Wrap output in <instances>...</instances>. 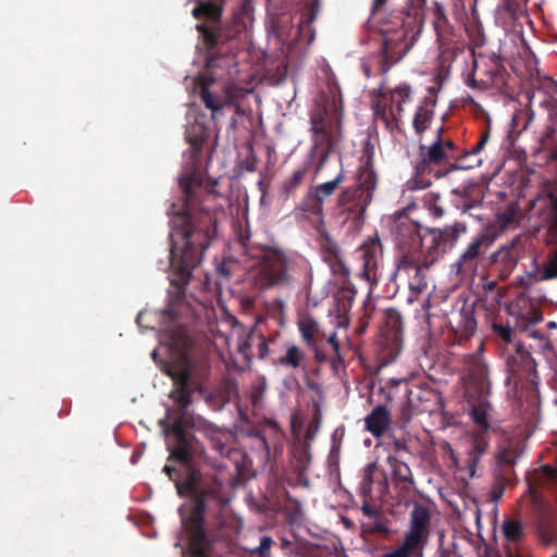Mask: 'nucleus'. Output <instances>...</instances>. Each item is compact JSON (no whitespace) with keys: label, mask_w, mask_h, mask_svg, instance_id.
Returning <instances> with one entry per match:
<instances>
[{"label":"nucleus","mask_w":557,"mask_h":557,"mask_svg":"<svg viewBox=\"0 0 557 557\" xmlns=\"http://www.w3.org/2000/svg\"><path fill=\"white\" fill-rule=\"evenodd\" d=\"M388 461L392 467V474L395 484L401 490L413 486L414 481L410 467L406 462L396 458H389Z\"/></svg>","instance_id":"nucleus-30"},{"label":"nucleus","mask_w":557,"mask_h":557,"mask_svg":"<svg viewBox=\"0 0 557 557\" xmlns=\"http://www.w3.org/2000/svg\"><path fill=\"white\" fill-rule=\"evenodd\" d=\"M438 557H460L456 554H450V553H445V552H441Z\"/></svg>","instance_id":"nucleus-63"},{"label":"nucleus","mask_w":557,"mask_h":557,"mask_svg":"<svg viewBox=\"0 0 557 557\" xmlns=\"http://www.w3.org/2000/svg\"><path fill=\"white\" fill-rule=\"evenodd\" d=\"M189 144V160L186 172L180 177L182 198L173 202L169 209L170 219V267L174 272L171 285L175 293L171 295L162 311L163 322H174L185 307V286L191 276V271L202 260L216 235V219L214 213L205 209L198 196L201 186L198 168L201 163L203 144L207 140V129L202 124L190 125L185 133Z\"/></svg>","instance_id":"nucleus-2"},{"label":"nucleus","mask_w":557,"mask_h":557,"mask_svg":"<svg viewBox=\"0 0 557 557\" xmlns=\"http://www.w3.org/2000/svg\"><path fill=\"white\" fill-rule=\"evenodd\" d=\"M518 252L513 246H503L490 257L494 271L502 280H506L518 264Z\"/></svg>","instance_id":"nucleus-23"},{"label":"nucleus","mask_w":557,"mask_h":557,"mask_svg":"<svg viewBox=\"0 0 557 557\" xmlns=\"http://www.w3.org/2000/svg\"><path fill=\"white\" fill-rule=\"evenodd\" d=\"M536 531L544 545L557 543V509L548 504H541L536 511ZM505 557H532L527 545L516 544L504 545ZM552 557H557V553Z\"/></svg>","instance_id":"nucleus-11"},{"label":"nucleus","mask_w":557,"mask_h":557,"mask_svg":"<svg viewBox=\"0 0 557 557\" xmlns=\"http://www.w3.org/2000/svg\"><path fill=\"white\" fill-rule=\"evenodd\" d=\"M383 334L386 341H392L396 354L400 350L401 338H403V317L400 312L394 308H388L383 313Z\"/></svg>","instance_id":"nucleus-26"},{"label":"nucleus","mask_w":557,"mask_h":557,"mask_svg":"<svg viewBox=\"0 0 557 557\" xmlns=\"http://www.w3.org/2000/svg\"><path fill=\"white\" fill-rule=\"evenodd\" d=\"M374 148L367 143L360 163L355 172L354 182L344 186L335 201V211L345 222L359 226L363 223L366 212L374 199L379 177L374 170Z\"/></svg>","instance_id":"nucleus-5"},{"label":"nucleus","mask_w":557,"mask_h":557,"mask_svg":"<svg viewBox=\"0 0 557 557\" xmlns=\"http://www.w3.org/2000/svg\"><path fill=\"white\" fill-rule=\"evenodd\" d=\"M298 330L302 342L314 352L315 360L326 361L327 356L320 346L325 333L321 331L319 323L312 317L307 315L299 320Z\"/></svg>","instance_id":"nucleus-19"},{"label":"nucleus","mask_w":557,"mask_h":557,"mask_svg":"<svg viewBox=\"0 0 557 557\" xmlns=\"http://www.w3.org/2000/svg\"><path fill=\"white\" fill-rule=\"evenodd\" d=\"M542 471L548 479L557 480V466L544 465Z\"/></svg>","instance_id":"nucleus-54"},{"label":"nucleus","mask_w":557,"mask_h":557,"mask_svg":"<svg viewBox=\"0 0 557 557\" xmlns=\"http://www.w3.org/2000/svg\"><path fill=\"white\" fill-rule=\"evenodd\" d=\"M440 196L435 193H428L424 196V205L434 218H442L444 215V209L438 205Z\"/></svg>","instance_id":"nucleus-40"},{"label":"nucleus","mask_w":557,"mask_h":557,"mask_svg":"<svg viewBox=\"0 0 557 557\" xmlns=\"http://www.w3.org/2000/svg\"><path fill=\"white\" fill-rule=\"evenodd\" d=\"M529 0H506L505 9L511 14H518L523 12Z\"/></svg>","instance_id":"nucleus-47"},{"label":"nucleus","mask_w":557,"mask_h":557,"mask_svg":"<svg viewBox=\"0 0 557 557\" xmlns=\"http://www.w3.org/2000/svg\"><path fill=\"white\" fill-rule=\"evenodd\" d=\"M232 107L235 108V111H236L237 114H239V115L243 114V110H242V107H240L239 102L234 103Z\"/></svg>","instance_id":"nucleus-64"},{"label":"nucleus","mask_w":557,"mask_h":557,"mask_svg":"<svg viewBox=\"0 0 557 557\" xmlns=\"http://www.w3.org/2000/svg\"><path fill=\"white\" fill-rule=\"evenodd\" d=\"M318 431H319V421H314L308 425L304 438H296L295 441L296 442H308L309 447H311V442L315 438Z\"/></svg>","instance_id":"nucleus-48"},{"label":"nucleus","mask_w":557,"mask_h":557,"mask_svg":"<svg viewBox=\"0 0 557 557\" xmlns=\"http://www.w3.org/2000/svg\"><path fill=\"white\" fill-rule=\"evenodd\" d=\"M311 451L308 442H296L292 444L289 450V467L297 476L299 485L308 487L310 482L307 471L311 463Z\"/></svg>","instance_id":"nucleus-20"},{"label":"nucleus","mask_w":557,"mask_h":557,"mask_svg":"<svg viewBox=\"0 0 557 557\" xmlns=\"http://www.w3.org/2000/svg\"><path fill=\"white\" fill-rule=\"evenodd\" d=\"M373 470L374 465L370 463L364 468L363 476L360 482V495L363 498V502H369L372 496V485H373Z\"/></svg>","instance_id":"nucleus-37"},{"label":"nucleus","mask_w":557,"mask_h":557,"mask_svg":"<svg viewBox=\"0 0 557 557\" xmlns=\"http://www.w3.org/2000/svg\"><path fill=\"white\" fill-rule=\"evenodd\" d=\"M466 364L469 375L470 416L482 432H487L491 428L488 421L491 404L487 399L491 393L488 369L480 351L470 354L466 359Z\"/></svg>","instance_id":"nucleus-9"},{"label":"nucleus","mask_w":557,"mask_h":557,"mask_svg":"<svg viewBox=\"0 0 557 557\" xmlns=\"http://www.w3.org/2000/svg\"><path fill=\"white\" fill-rule=\"evenodd\" d=\"M421 160L416 165L419 173L426 171L430 165H440L450 158L443 147L435 140L430 147L420 146Z\"/></svg>","instance_id":"nucleus-28"},{"label":"nucleus","mask_w":557,"mask_h":557,"mask_svg":"<svg viewBox=\"0 0 557 557\" xmlns=\"http://www.w3.org/2000/svg\"><path fill=\"white\" fill-rule=\"evenodd\" d=\"M362 71H363V74L367 78L371 77L372 76V69L369 64L367 63H363L362 64Z\"/></svg>","instance_id":"nucleus-61"},{"label":"nucleus","mask_w":557,"mask_h":557,"mask_svg":"<svg viewBox=\"0 0 557 557\" xmlns=\"http://www.w3.org/2000/svg\"><path fill=\"white\" fill-rule=\"evenodd\" d=\"M373 312H374V307L371 304L364 305V313L360 318V323H361L360 332H363L366 330L367 324L369 323V320L371 319V315Z\"/></svg>","instance_id":"nucleus-53"},{"label":"nucleus","mask_w":557,"mask_h":557,"mask_svg":"<svg viewBox=\"0 0 557 557\" xmlns=\"http://www.w3.org/2000/svg\"><path fill=\"white\" fill-rule=\"evenodd\" d=\"M256 437L259 440L260 446L265 450V453L270 454V445L268 443L265 435L258 431L256 433Z\"/></svg>","instance_id":"nucleus-56"},{"label":"nucleus","mask_w":557,"mask_h":557,"mask_svg":"<svg viewBox=\"0 0 557 557\" xmlns=\"http://www.w3.org/2000/svg\"><path fill=\"white\" fill-rule=\"evenodd\" d=\"M521 451L517 444L508 443L502 446L497 454V460L499 463V469H506L509 473L510 468H512L517 459L520 457Z\"/></svg>","instance_id":"nucleus-33"},{"label":"nucleus","mask_w":557,"mask_h":557,"mask_svg":"<svg viewBox=\"0 0 557 557\" xmlns=\"http://www.w3.org/2000/svg\"><path fill=\"white\" fill-rule=\"evenodd\" d=\"M429 15L436 44L444 52L453 42L454 26L443 1L404 0L401 8L385 12L380 20L383 41L376 71L383 75V81L372 91L373 110L376 119L381 120L387 128H394L400 120L404 104L410 100L411 87L401 83L395 88L386 89V75L419 41Z\"/></svg>","instance_id":"nucleus-3"},{"label":"nucleus","mask_w":557,"mask_h":557,"mask_svg":"<svg viewBox=\"0 0 557 557\" xmlns=\"http://www.w3.org/2000/svg\"><path fill=\"white\" fill-rule=\"evenodd\" d=\"M310 124L312 146L304 164L284 181L283 189L287 196L293 195L302 184L311 168H313L314 176L322 172L330 154L342 139L341 121L335 120L324 104H318L311 111Z\"/></svg>","instance_id":"nucleus-4"},{"label":"nucleus","mask_w":557,"mask_h":557,"mask_svg":"<svg viewBox=\"0 0 557 557\" xmlns=\"http://www.w3.org/2000/svg\"><path fill=\"white\" fill-rule=\"evenodd\" d=\"M212 447L222 456H228L231 454V448L225 443H223L218 436L211 438Z\"/></svg>","instance_id":"nucleus-51"},{"label":"nucleus","mask_w":557,"mask_h":557,"mask_svg":"<svg viewBox=\"0 0 557 557\" xmlns=\"http://www.w3.org/2000/svg\"><path fill=\"white\" fill-rule=\"evenodd\" d=\"M474 302L458 301L448 315V327L454 334L455 342L460 343L471 338L476 331Z\"/></svg>","instance_id":"nucleus-15"},{"label":"nucleus","mask_w":557,"mask_h":557,"mask_svg":"<svg viewBox=\"0 0 557 557\" xmlns=\"http://www.w3.org/2000/svg\"><path fill=\"white\" fill-rule=\"evenodd\" d=\"M383 255V247L377 237L369 238L359 248L360 258V277L370 284H374L379 280V265Z\"/></svg>","instance_id":"nucleus-18"},{"label":"nucleus","mask_w":557,"mask_h":557,"mask_svg":"<svg viewBox=\"0 0 557 557\" xmlns=\"http://www.w3.org/2000/svg\"><path fill=\"white\" fill-rule=\"evenodd\" d=\"M488 67L484 71L483 76L476 78L475 75H481L480 64L474 61L473 71L467 79V85L472 89L485 90L492 85H499L504 83L505 69L502 64L491 61Z\"/></svg>","instance_id":"nucleus-21"},{"label":"nucleus","mask_w":557,"mask_h":557,"mask_svg":"<svg viewBox=\"0 0 557 557\" xmlns=\"http://www.w3.org/2000/svg\"><path fill=\"white\" fill-rule=\"evenodd\" d=\"M480 459H481V456H476L472 453H468L466 465L468 467V470H469V473L471 476L474 475L475 469H476V466H478Z\"/></svg>","instance_id":"nucleus-52"},{"label":"nucleus","mask_w":557,"mask_h":557,"mask_svg":"<svg viewBox=\"0 0 557 557\" xmlns=\"http://www.w3.org/2000/svg\"><path fill=\"white\" fill-rule=\"evenodd\" d=\"M248 256L258 259L256 284L260 288L289 285L297 272L298 258L278 247L261 246L255 250L249 238H242Z\"/></svg>","instance_id":"nucleus-8"},{"label":"nucleus","mask_w":557,"mask_h":557,"mask_svg":"<svg viewBox=\"0 0 557 557\" xmlns=\"http://www.w3.org/2000/svg\"><path fill=\"white\" fill-rule=\"evenodd\" d=\"M265 387H267V385H265L264 381L252 384L251 391H250V400L255 408H258L261 406V401L264 396Z\"/></svg>","instance_id":"nucleus-43"},{"label":"nucleus","mask_w":557,"mask_h":557,"mask_svg":"<svg viewBox=\"0 0 557 557\" xmlns=\"http://www.w3.org/2000/svg\"><path fill=\"white\" fill-rule=\"evenodd\" d=\"M524 379H525L524 389L527 393L528 401L531 403L532 405L539 404L540 403V388H539L540 377H539V374L536 373V374L527 376Z\"/></svg>","instance_id":"nucleus-38"},{"label":"nucleus","mask_w":557,"mask_h":557,"mask_svg":"<svg viewBox=\"0 0 557 557\" xmlns=\"http://www.w3.org/2000/svg\"><path fill=\"white\" fill-rule=\"evenodd\" d=\"M164 372L173 381L170 399L174 406L168 408L172 419L170 432L173 442L169 446V462L178 463L182 470L165 465L163 472L175 483L180 495L188 493L193 498L189 507L181 508V518L188 534L190 557H212L213 539L205 529V516L210 510H220L227 499L223 483L215 475L201 476L194 466L196 457L202 454V445L190 431L195 426L194 414L188 410L193 394L202 391L210 367H166Z\"/></svg>","instance_id":"nucleus-1"},{"label":"nucleus","mask_w":557,"mask_h":557,"mask_svg":"<svg viewBox=\"0 0 557 557\" xmlns=\"http://www.w3.org/2000/svg\"><path fill=\"white\" fill-rule=\"evenodd\" d=\"M391 0H371L370 1V16H375L382 12Z\"/></svg>","instance_id":"nucleus-50"},{"label":"nucleus","mask_w":557,"mask_h":557,"mask_svg":"<svg viewBox=\"0 0 557 557\" xmlns=\"http://www.w3.org/2000/svg\"><path fill=\"white\" fill-rule=\"evenodd\" d=\"M482 163V159L476 154H470V150H467L463 154L457 156L454 163L450 164V170H470L479 166Z\"/></svg>","instance_id":"nucleus-36"},{"label":"nucleus","mask_w":557,"mask_h":557,"mask_svg":"<svg viewBox=\"0 0 557 557\" xmlns=\"http://www.w3.org/2000/svg\"><path fill=\"white\" fill-rule=\"evenodd\" d=\"M466 232V225L455 223L446 225L443 228H428L423 239V255L425 256V265H431L441 255L445 253Z\"/></svg>","instance_id":"nucleus-13"},{"label":"nucleus","mask_w":557,"mask_h":557,"mask_svg":"<svg viewBox=\"0 0 557 557\" xmlns=\"http://www.w3.org/2000/svg\"><path fill=\"white\" fill-rule=\"evenodd\" d=\"M506 363L509 372L520 377L537 373L535 360L520 343L515 345V354L508 356Z\"/></svg>","instance_id":"nucleus-22"},{"label":"nucleus","mask_w":557,"mask_h":557,"mask_svg":"<svg viewBox=\"0 0 557 557\" xmlns=\"http://www.w3.org/2000/svg\"><path fill=\"white\" fill-rule=\"evenodd\" d=\"M493 243L494 237L487 232L475 235L455 263L457 273L473 275Z\"/></svg>","instance_id":"nucleus-14"},{"label":"nucleus","mask_w":557,"mask_h":557,"mask_svg":"<svg viewBox=\"0 0 557 557\" xmlns=\"http://www.w3.org/2000/svg\"><path fill=\"white\" fill-rule=\"evenodd\" d=\"M557 278V247H553L543 263L542 270L539 271L536 280L549 281Z\"/></svg>","instance_id":"nucleus-34"},{"label":"nucleus","mask_w":557,"mask_h":557,"mask_svg":"<svg viewBox=\"0 0 557 557\" xmlns=\"http://www.w3.org/2000/svg\"><path fill=\"white\" fill-rule=\"evenodd\" d=\"M488 443L485 437L481 434H475L472 438L471 449L469 453H472L476 456H481L485 454L487 449Z\"/></svg>","instance_id":"nucleus-45"},{"label":"nucleus","mask_w":557,"mask_h":557,"mask_svg":"<svg viewBox=\"0 0 557 557\" xmlns=\"http://www.w3.org/2000/svg\"><path fill=\"white\" fill-rule=\"evenodd\" d=\"M227 0H197L196 7L193 9V16L196 20H205L207 26L212 27L215 32L227 29L232 32L236 22L244 23L242 18L235 17L231 23L221 26V18L224 5Z\"/></svg>","instance_id":"nucleus-17"},{"label":"nucleus","mask_w":557,"mask_h":557,"mask_svg":"<svg viewBox=\"0 0 557 557\" xmlns=\"http://www.w3.org/2000/svg\"><path fill=\"white\" fill-rule=\"evenodd\" d=\"M497 286V282L496 281H487L484 285H483V288L485 290H494Z\"/></svg>","instance_id":"nucleus-60"},{"label":"nucleus","mask_w":557,"mask_h":557,"mask_svg":"<svg viewBox=\"0 0 557 557\" xmlns=\"http://www.w3.org/2000/svg\"><path fill=\"white\" fill-rule=\"evenodd\" d=\"M442 131H443L442 127L438 128L436 141L443 147L444 151L448 154V157L450 159L455 160V158L458 156L457 154L458 149L453 140L442 138V136H441Z\"/></svg>","instance_id":"nucleus-46"},{"label":"nucleus","mask_w":557,"mask_h":557,"mask_svg":"<svg viewBox=\"0 0 557 557\" xmlns=\"http://www.w3.org/2000/svg\"><path fill=\"white\" fill-rule=\"evenodd\" d=\"M430 533V509L421 503H414L403 542L394 550L385 553L381 557H423Z\"/></svg>","instance_id":"nucleus-10"},{"label":"nucleus","mask_w":557,"mask_h":557,"mask_svg":"<svg viewBox=\"0 0 557 557\" xmlns=\"http://www.w3.org/2000/svg\"><path fill=\"white\" fill-rule=\"evenodd\" d=\"M529 336L533 337V338H539L540 341H543L544 342L543 347L548 346V342L546 341V338L542 335V333L540 331L531 330V331H529Z\"/></svg>","instance_id":"nucleus-58"},{"label":"nucleus","mask_w":557,"mask_h":557,"mask_svg":"<svg viewBox=\"0 0 557 557\" xmlns=\"http://www.w3.org/2000/svg\"><path fill=\"white\" fill-rule=\"evenodd\" d=\"M346 173L343 166L331 181L312 185L299 203L296 210L300 211L307 216H312L317 220L323 219L324 201L331 198L338 189L339 185L345 181Z\"/></svg>","instance_id":"nucleus-12"},{"label":"nucleus","mask_w":557,"mask_h":557,"mask_svg":"<svg viewBox=\"0 0 557 557\" xmlns=\"http://www.w3.org/2000/svg\"><path fill=\"white\" fill-rule=\"evenodd\" d=\"M435 102L430 99L424 101L418 107L417 112L413 116L412 125L418 135L423 134L428 128L433 119V107Z\"/></svg>","instance_id":"nucleus-31"},{"label":"nucleus","mask_w":557,"mask_h":557,"mask_svg":"<svg viewBox=\"0 0 557 557\" xmlns=\"http://www.w3.org/2000/svg\"><path fill=\"white\" fill-rule=\"evenodd\" d=\"M323 260L329 264L335 275L347 276L349 269L342 259V256L335 246H329L323 250Z\"/></svg>","instance_id":"nucleus-32"},{"label":"nucleus","mask_w":557,"mask_h":557,"mask_svg":"<svg viewBox=\"0 0 557 557\" xmlns=\"http://www.w3.org/2000/svg\"><path fill=\"white\" fill-rule=\"evenodd\" d=\"M199 96L207 109L211 110L212 117L224 107H231L245 96V90L235 85H224L220 92L210 89L208 84L202 83Z\"/></svg>","instance_id":"nucleus-16"},{"label":"nucleus","mask_w":557,"mask_h":557,"mask_svg":"<svg viewBox=\"0 0 557 557\" xmlns=\"http://www.w3.org/2000/svg\"><path fill=\"white\" fill-rule=\"evenodd\" d=\"M492 329L494 333L505 343L510 344L513 342V330L508 324L493 323Z\"/></svg>","instance_id":"nucleus-42"},{"label":"nucleus","mask_w":557,"mask_h":557,"mask_svg":"<svg viewBox=\"0 0 557 557\" xmlns=\"http://www.w3.org/2000/svg\"><path fill=\"white\" fill-rule=\"evenodd\" d=\"M543 88H545L548 94H557V82L550 77H546L543 82Z\"/></svg>","instance_id":"nucleus-55"},{"label":"nucleus","mask_w":557,"mask_h":557,"mask_svg":"<svg viewBox=\"0 0 557 557\" xmlns=\"http://www.w3.org/2000/svg\"><path fill=\"white\" fill-rule=\"evenodd\" d=\"M509 473L506 469L495 471L494 482L491 488V500L497 503L504 495L506 486L509 483Z\"/></svg>","instance_id":"nucleus-35"},{"label":"nucleus","mask_w":557,"mask_h":557,"mask_svg":"<svg viewBox=\"0 0 557 557\" xmlns=\"http://www.w3.org/2000/svg\"><path fill=\"white\" fill-rule=\"evenodd\" d=\"M391 424V412L384 405L376 406L366 418L364 426L374 437L386 433Z\"/></svg>","instance_id":"nucleus-27"},{"label":"nucleus","mask_w":557,"mask_h":557,"mask_svg":"<svg viewBox=\"0 0 557 557\" xmlns=\"http://www.w3.org/2000/svg\"><path fill=\"white\" fill-rule=\"evenodd\" d=\"M275 343V339L274 338H269V339H265L264 336H260V343L258 345V357L260 359H264L267 357H271V359L273 357H276V354L273 349H270L269 345L270 344H274Z\"/></svg>","instance_id":"nucleus-44"},{"label":"nucleus","mask_w":557,"mask_h":557,"mask_svg":"<svg viewBox=\"0 0 557 557\" xmlns=\"http://www.w3.org/2000/svg\"><path fill=\"white\" fill-rule=\"evenodd\" d=\"M326 341L332 348L333 354L335 355V359L333 360V366L336 367L337 364L344 363V356L341 352V345L337 339V335L335 332L331 333L329 336L325 335L323 341Z\"/></svg>","instance_id":"nucleus-41"},{"label":"nucleus","mask_w":557,"mask_h":557,"mask_svg":"<svg viewBox=\"0 0 557 557\" xmlns=\"http://www.w3.org/2000/svg\"><path fill=\"white\" fill-rule=\"evenodd\" d=\"M474 207V202H469V200L465 199L461 207H459L463 212H468L470 209Z\"/></svg>","instance_id":"nucleus-59"},{"label":"nucleus","mask_w":557,"mask_h":557,"mask_svg":"<svg viewBox=\"0 0 557 557\" xmlns=\"http://www.w3.org/2000/svg\"><path fill=\"white\" fill-rule=\"evenodd\" d=\"M398 248L396 263V275L408 274L413 271V282H410V289L421 292L426 283L424 281L425 256L423 255V237L420 225L408 218L398 219L394 231Z\"/></svg>","instance_id":"nucleus-7"},{"label":"nucleus","mask_w":557,"mask_h":557,"mask_svg":"<svg viewBox=\"0 0 557 557\" xmlns=\"http://www.w3.org/2000/svg\"><path fill=\"white\" fill-rule=\"evenodd\" d=\"M360 510L369 519L361 523L363 533L371 535L388 533L385 516L381 509L372 506L369 502H363Z\"/></svg>","instance_id":"nucleus-24"},{"label":"nucleus","mask_w":557,"mask_h":557,"mask_svg":"<svg viewBox=\"0 0 557 557\" xmlns=\"http://www.w3.org/2000/svg\"><path fill=\"white\" fill-rule=\"evenodd\" d=\"M488 139H490V132L488 131L482 132L478 143L469 149L470 154L472 153V154H476L479 157V153L484 149Z\"/></svg>","instance_id":"nucleus-49"},{"label":"nucleus","mask_w":557,"mask_h":557,"mask_svg":"<svg viewBox=\"0 0 557 557\" xmlns=\"http://www.w3.org/2000/svg\"><path fill=\"white\" fill-rule=\"evenodd\" d=\"M284 354L272 358L271 363L285 369H305L306 355L293 342H285L282 346Z\"/></svg>","instance_id":"nucleus-25"},{"label":"nucleus","mask_w":557,"mask_h":557,"mask_svg":"<svg viewBox=\"0 0 557 557\" xmlns=\"http://www.w3.org/2000/svg\"><path fill=\"white\" fill-rule=\"evenodd\" d=\"M530 313H531V318H530L531 323L535 324V323L542 321V319H543L542 311H540L537 309H532V311Z\"/></svg>","instance_id":"nucleus-57"},{"label":"nucleus","mask_w":557,"mask_h":557,"mask_svg":"<svg viewBox=\"0 0 557 557\" xmlns=\"http://www.w3.org/2000/svg\"><path fill=\"white\" fill-rule=\"evenodd\" d=\"M196 29L201 35L207 50L206 66L196 78V85L201 90L202 83L206 82L211 89L216 81L225 75L232 77L237 73L235 51L238 49L237 37L244 32L245 23L236 22L232 32H215L206 24H197Z\"/></svg>","instance_id":"nucleus-6"},{"label":"nucleus","mask_w":557,"mask_h":557,"mask_svg":"<svg viewBox=\"0 0 557 557\" xmlns=\"http://www.w3.org/2000/svg\"><path fill=\"white\" fill-rule=\"evenodd\" d=\"M274 541L269 535H263L260 537V543L258 546L250 548L248 552L251 556L256 557H270L271 547Z\"/></svg>","instance_id":"nucleus-39"},{"label":"nucleus","mask_w":557,"mask_h":557,"mask_svg":"<svg viewBox=\"0 0 557 557\" xmlns=\"http://www.w3.org/2000/svg\"><path fill=\"white\" fill-rule=\"evenodd\" d=\"M403 276L408 280V285L410 286V282H413V271H410L408 274H404Z\"/></svg>","instance_id":"nucleus-62"},{"label":"nucleus","mask_w":557,"mask_h":557,"mask_svg":"<svg viewBox=\"0 0 557 557\" xmlns=\"http://www.w3.org/2000/svg\"><path fill=\"white\" fill-rule=\"evenodd\" d=\"M505 544H516V546L525 545L523 539L525 536L524 525L521 520L515 518L505 519L502 525Z\"/></svg>","instance_id":"nucleus-29"}]
</instances>
